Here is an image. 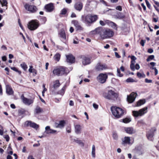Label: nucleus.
I'll return each instance as SVG.
<instances>
[{"instance_id": "1", "label": "nucleus", "mask_w": 159, "mask_h": 159, "mask_svg": "<svg viewBox=\"0 0 159 159\" xmlns=\"http://www.w3.org/2000/svg\"><path fill=\"white\" fill-rule=\"evenodd\" d=\"M92 32L93 34H99L102 39L109 38L112 37L114 34V32L111 30L100 27L96 28Z\"/></svg>"}, {"instance_id": "2", "label": "nucleus", "mask_w": 159, "mask_h": 159, "mask_svg": "<svg viewBox=\"0 0 159 159\" xmlns=\"http://www.w3.org/2000/svg\"><path fill=\"white\" fill-rule=\"evenodd\" d=\"M69 72L70 70L66 67L60 66L55 67L53 69L52 73L54 75L60 76L64 75H66Z\"/></svg>"}, {"instance_id": "3", "label": "nucleus", "mask_w": 159, "mask_h": 159, "mask_svg": "<svg viewBox=\"0 0 159 159\" xmlns=\"http://www.w3.org/2000/svg\"><path fill=\"white\" fill-rule=\"evenodd\" d=\"M97 19L98 17L97 15H92L90 14L86 15H82L81 16L82 21L89 25L95 21Z\"/></svg>"}, {"instance_id": "4", "label": "nucleus", "mask_w": 159, "mask_h": 159, "mask_svg": "<svg viewBox=\"0 0 159 159\" xmlns=\"http://www.w3.org/2000/svg\"><path fill=\"white\" fill-rule=\"evenodd\" d=\"M111 110L112 114L117 118H119L122 116L124 112L122 108L115 106L112 107Z\"/></svg>"}, {"instance_id": "5", "label": "nucleus", "mask_w": 159, "mask_h": 159, "mask_svg": "<svg viewBox=\"0 0 159 159\" xmlns=\"http://www.w3.org/2000/svg\"><path fill=\"white\" fill-rule=\"evenodd\" d=\"M103 95L104 98L108 100H114L118 97V94L112 90H109L107 93H103Z\"/></svg>"}, {"instance_id": "6", "label": "nucleus", "mask_w": 159, "mask_h": 159, "mask_svg": "<svg viewBox=\"0 0 159 159\" xmlns=\"http://www.w3.org/2000/svg\"><path fill=\"white\" fill-rule=\"evenodd\" d=\"M148 109L147 107H145L138 111H133L132 112L133 115L135 117L142 116L147 112Z\"/></svg>"}, {"instance_id": "7", "label": "nucleus", "mask_w": 159, "mask_h": 159, "mask_svg": "<svg viewBox=\"0 0 159 159\" xmlns=\"http://www.w3.org/2000/svg\"><path fill=\"white\" fill-rule=\"evenodd\" d=\"M107 77L108 76L107 73H100L97 77V79L99 83L103 84L106 82Z\"/></svg>"}, {"instance_id": "8", "label": "nucleus", "mask_w": 159, "mask_h": 159, "mask_svg": "<svg viewBox=\"0 0 159 159\" xmlns=\"http://www.w3.org/2000/svg\"><path fill=\"white\" fill-rule=\"evenodd\" d=\"M25 7L26 10L32 13H34L37 10V8L35 6L29 5L28 3L25 5Z\"/></svg>"}, {"instance_id": "9", "label": "nucleus", "mask_w": 159, "mask_h": 159, "mask_svg": "<svg viewBox=\"0 0 159 159\" xmlns=\"http://www.w3.org/2000/svg\"><path fill=\"white\" fill-rule=\"evenodd\" d=\"M28 26V28L30 30H34L38 28V24L34 20H32L29 23Z\"/></svg>"}, {"instance_id": "10", "label": "nucleus", "mask_w": 159, "mask_h": 159, "mask_svg": "<svg viewBox=\"0 0 159 159\" xmlns=\"http://www.w3.org/2000/svg\"><path fill=\"white\" fill-rule=\"evenodd\" d=\"M137 95V93H132L129 95H127V100L129 103H132L134 102Z\"/></svg>"}, {"instance_id": "11", "label": "nucleus", "mask_w": 159, "mask_h": 159, "mask_svg": "<svg viewBox=\"0 0 159 159\" xmlns=\"http://www.w3.org/2000/svg\"><path fill=\"white\" fill-rule=\"evenodd\" d=\"M21 98L23 103L26 105H30L33 104L34 102V98H27L25 97L23 95L21 96Z\"/></svg>"}, {"instance_id": "12", "label": "nucleus", "mask_w": 159, "mask_h": 159, "mask_svg": "<svg viewBox=\"0 0 159 159\" xmlns=\"http://www.w3.org/2000/svg\"><path fill=\"white\" fill-rule=\"evenodd\" d=\"M25 125L26 126H30L31 127L34 128L35 129H37L39 125L31 121H26L25 122Z\"/></svg>"}, {"instance_id": "13", "label": "nucleus", "mask_w": 159, "mask_h": 159, "mask_svg": "<svg viewBox=\"0 0 159 159\" xmlns=\"http://www.w3.org/2000/svg\"><path fill=\"white\" fill-rule=\"evenodd\" d=\"M83 64L85 66L91 63L90 59L88 57L84 56L81 57Z\"/></svg>"}, {"instance_id": "14", "label": "nucleus", "mask_w": 159, "mask_h": 159, "mask_svg": "<svg viewBox=\"0 0 159 159\" xmlns=\"http://www.w3.org/2000/svg\"><path fill=\"white\" fill-rule=\"evenodd\" d=\"M122 141L121 144L122 145H130L132 144L131 143L130 138L129 137H125L124 138L122 139Z\"/></svg>"}, {"instance_id": "15", "label": "nucleus", "mask_w": 159, "mask_h": 159, "mask_svg": "<svg viewBox=\"0 0 159 159\" xmlns=\"http://www.w3.org/2000/svg\"><path fill=\"white\" fill-rule=\"evenodd\" d=\"M83 3L81 2H78L75 3L74 5L75 9L77 11H80L82 9Z\"/></svg>"}, {"instance_id": "16", "label": "nucleus", "mask_w": 159, "mask_h": 159, "mask_svg": "<svg viewBox=\"0 0 159 159\" xmlns=\"http://www.w3.org/2000/svg\"><path fill=\"white\" fill-rule=\"evenodd\" d=\"M45 8L47 11L51 12L54 10V7L52 3H50L45 5Z\"/></svg>"}, {"instance_id": "17", "label": "nucleus", "mask_w": 159, "mask_h": 159, "mask_svg": "<svg viewBox=\"0 0 159 159\" xmlns=\"http://www.w3.org/2000/svg\"><path fill=\"white\" fill-rule=\"evenodd\" d=\"M66 61L67 62L70 63H72L75 62V57L73 56L72 55L70 54L68 55H66Z\"/></svg>"}, {"instance_id": "18", "label": "nucleus", "mask_w": 159, "mask_h": 159, "mask_svg": "<svg viewBox=\"0 0 159 159\" xmlns=\"http://www.w3.org/2000/svg\"><path fill=\"white\" fill-rule=\"evenodd\" d=\"M107 68V66L105 64L98 63L96 66V69L98 71L105 70Z\"/></svg>"}, {"instance_id": "19", "label": "nucleus", "mask_w": 159, "mask_h": 159, "mask_svg": "<svg viewBox=\"0 0 159 159\" xmlns=\"http://www.w3.org/2000/svg\"><path fill=\"white\" fill-rule=\"evenodd\" d=\"M155 129H152V130L149 131L147 134V136L148 139L151 140H152V137L153 136V131H155Z\"/></svg>"}, {"instance_id": "20", "label": "nucleus", "mask_w": 159, "mask_h": 159, "mask_svg": "<svg viewBox=\"0 0 159 159\" xmlns=\"http://www.w3.org/2000/svg\"><path fill=\"white\" fill-rule=\"evenodd\" d=\"M6 93L9 95H12L13 94L14 91L11 87L8 85H7L6 86Z\"/></svg>"}, {"instance_id": "21", "label": "nucleus", "mask_w": 159, "mask_h": 159, "mask_svg": "<svg viewBox=\"0 0 159 159\" xmlns=\"http://www.w3.org/2000/svg\"><path fill=\"white\" fill-rule=\"evenodd\" d=\"M45 132L48 134H55L57 131L56 130H53L50 128L49 126H47L45 128Z\"/></svg>"}, {"instance_id": "22", "label": "nucleus", "mask_w": 159, "mask_h": 159, "mask_svg": "<svg viewBox=\"0 0 159 159\" xmlns=\"http://www.w3.org/2000/svg\"><path fill=\"white\" fill-rule=\"evenodd\" d=\"M126 132L129 134H132L135 132V130L132 127H126L125 128Z\"/></svg>"}, {"instance_id": "23", "label": "nucleus", "mask_w": 159, "mask_h": 159, "mask_svg": "<svg viewBox=\"0 0 159 159\" xmlns=\"http://www.w3.org/2000/svg\"><path fill=\"white\" fill-rule=\"evenodd\" d=\"M75 131L76 134H80L81 132V126L79 125H77L75 126Z\"/></svg>"}, {"instance_id": "24", "label": "nucleus", "mask_w": 159, "mask_h": 159, "mask_svg": "<svg viewBox=\"0 0 159 159\" xmlns=\"http://www.w3.org/2000/svg\"><path fill=\"white\" fill-rule=\"evenodd\" d=\"M59 35L60 37L64 39H66V35L65 31L64 30L62 29L61 30V31L59 33Z\"/></svg>"}, {"instance_id": "25", "label": "nucleus", "mask_w": 159, "mask_h": 159, "mask_svg": "<svg viewBox=\"0 0 159 159\" xmlns=\"http://www.w3.org/2000/svg\"><path fill=\"white\" fill-rule=\"evenodd\" d=\"M65 122L64 120H61L59 122V123L56 126L57 128H63L65 125Z\"/></svg>"}, {"instance_id": "26", "label": "nucleus", "mask_w": 159, "mask_h": 159, "mask_svg": "<svg viewBox=\"0 0 159 159\" xmlns=\"http://www.w3.org/2000/svg\"><path fill=\"white\" fill-rule=\"evenodd\" d=\"M60 85V83L59 80H57L53 82V87L54 89H57Z\"/></svg>"}, {"instance_id": "27", "label": "nucleus", "mask_w": 159, "mask_h": 159, "mask_svg": "<svg viewBox=\"0 0 159 159\" xmlns=\"http://www.w3.org/2000/svg\"><path fill=\"white\" fill-rule=\"evenodd\" d=\"M73 142H75L76 143L80 144L81 146H84V143L81 140H78L77 139H73Z\"/></svg>"}, {"instance_id": "28", "label": "nucleus", "mask_w": 159, "mask_h": 159, "mask_svg": "<svg viewBox=\"0 0 159 159\" xmlns=\"http://www.w3.org/2000/svg\"><path fill=\"white\" fill-rule=\"evenodd\" d=\"M43 110L39 107H37L35 110L34 114H38L43 112Z\"/></svg>"}, {"instance_id": "29", "label": "nucleus", "mask_w": 159, "mask_h": 159, "mask_svg": "<svg viewBox=\"0 0 159 159\" xmlns=\"http://www.w3.org/2000/svg\"><path fill=\"white\" fill-rule=\"evenodd\" d=\"M145 102V100L144 99L140 100L137 102V106H140L142 105Z\"/></svg>"}, {"instance_id": "30", "label": "nucleus", "mask_w": 159, "mask_h": 159, "mask_svg": "<svg viewBox=\"0 0 159 159\" xmlns=\"http://www.w3.org/2000/svg\"><path fill=\"white\" fill-rule=\"evenodd\" d=\"M92 155L93 158L95 157V147L94 145H93L92 147Z\"/></svg>"}, {"instance_id": "31", "label": "nucleus", "mask_w": 159, "mask_h": 159, "mask_svg": "<svg viewBox=\"0 0 159 159\" xmlns=\"http://www.w3.org/2000/svg\"><path fill=\"white\" fill-rule=\"evenodd\" d=\"M20 66L21 68L25 70H26L28 68L27 65L25 62H23L21 63Z\"/></svg>"}, {"instance_id": "32", "label": "nucleus", "mask_w": 159, "mask_h": 159, "mask_svg": "<svg viewBox=\"0 0 159 159\" xmlns=\"http://www.w3.org/2000/svg\"><path fill=\"white\" fill-rule=\"evenodd\" d=\"M60 55L58 53H57L55 55L54 58L55 60L58 61L60 59Z\"/></svg>"}, {"instance_id": "33", "label": "nucleus", "mask_w": 159, "mask_h": 159, "mask_svg": "<svg viewBox=\"0 0 159 159\" xmlns=\"http://www.w3.org/2000/svg\"><path fill=\"white\" fill-rule=\"evenodd\" d=\"M109 25L112 28H113L114 29H117V27H116V25L114 23V22H112L110 21L109 22Z\"/></svg>"}, {"instance_id": "34", "label": "nucleus", "mask_w": 159, "mask_h": 159, "mask_svg": "<svg viewBox=\"0 0 159 159\" xmlns=\"http://www.w3.org/2000/svg\"><path fill=\"white\" fill-rule=\"evenodd\" d=\"M116 18L119 19H122L124 18V16L121 13H119L116 16Z\"/></svg>"}, {"instance_id": "35", "label": "nucleus", "mask_w": 159, "mask_h": 159, "mask_svg": "<svg viewBox=\"0 0 159 159\" xmlns=\"http://www.w3.org/2000/svg\"><path fill=\"white\" fill-rule=\"evenodd\" d=\"M135 63L134 62H131V64L130 66V68L131 70L133 71L135 70Z\"/></svg>"}, {"instance_id": "36", "label": "nucleus", "mask_w": 159, "mask_h": 159, "mask_svg": "<svg viewBox=\"0 0 159 159\" xmlns=\"http://www.w3.org/2000/svg\"><path fill=\"white\" fill-rule=\"evenodd\" d=\"M154 58V56L153 55H151L149 56L148 58L147 59V61H150L153 59Z\"/></svg>"}, {"instance_id": "37", "label": "nucleus", "mask_w": 159, "mask_h": 159, "mask_svg": "<svg viewBox=\"0 0 159 159\" xmlns=\"http://www.w3.org/2000/svg\"><path fill=\"white\" fill-rule=\"evenodd\" d=\"M131 121V120L130 119L126 118L125 119H124L123 120V122L125 123H129L130 121Z\"/></svg>"}, {"instance_id": "38", "label": "nucleus", "mask_w": 159, "mask_h": 159, "mask_svg": "<svg viewBox=\"0 0 159 159\" xmlns=\"http://www.w3.org/2000/svg\"><path fill=\"white\" fill-rule=\"evenodd\" d=\"M7 2L6 0H2L1 4L2 7L4 6H7Z\"/></svg>"}, {"instance_id": "39", "label": "nucleus", "mask_w": 159, "mask_h": 159, "mask_svg": "<svg viewBox=\"0 0 159 159\" xmlns=\"http://www.w3.org/2000/svg\"><path fill=\"white\" fill-rule=\"evenodd\" d=\"M117 75L119 77H121L123 76V75L122 74L120 73V70L119 69H117Z\"/></svg>"}, {"instance_id": "40", "label": "nucleus", "mask_w": 159, "mask_h": 159, "mask_svg": "<svg viewBox=\"0 0 159 159\" xmlns=\"http://www.w3.org/2000/svg\"><path fill=\"white\" fill-rule=\"evenodd\" d=\"M66 9L64 8L61 10L60 14L61 15H65L66 13Z\"/></svg>"}, {"instance_id": "41", "label": "nucleus", "mask_w": 159, "mask_h": 159, "mask_svg": "<svg viewBox=\"0 0 159 159\" xmlns=\"http://www.w3.org/2000/svg\"><path fill=\"white\" fill-rule=\"evenodd\" d=\"M72 23L75 26L79 24L78 21L76 20H72Z\"/></svg>"}, {"instance_id": "42", "label": "nucleus", "mask_w": 159, "mask_h": 159, "mask_svg": "<svg viewBox=\"0 0 159 159\" xmlns=\"http://www.w3.org/2000/svg\"><path fill=\"white\" fill-rule=\"evenodd\" d=\"M126 81L127 82H134V80L132 78H129L127 79L126 80Z\"/></svg>"}, {"instance_id": "43", "label": "nucleus", "mask_w": 159, "mask_h": 159, "mask_svg": "<svg viewBox=\"0 0 159 159\" xmlns=\"http://www.w3.org/2000/svg\"><path fill=\"white\" fill-rule=\"evenodd\" d=\"M77 30H82V28L80 26L79 24L75 26Z\"/></svg>"}, {"instance_id": "44", "label": "nucleus", "mask_w": 159, "mask_h": 159, "mask_svg": "<svg viewBox=\"0 0 159 159\" xmlns=\"http://www.w3.org/2000/svg\"><path fill=\"white\" fill-rule=\"evenodd\" d=\"M4 138L6 139L7 141L8 142L9 140V137L8 135L6 134L3 136Z\"/></svg>"}, {"instance_id": "45", "label": "nucleus", "mask_w": 159, "mask_h": 159, "mask_svg": "<svg viewBox=\"0 0 159 159\" xmlns=\"http://www.w3.org/2000/svg\"><path fill=\"white\" fill-rule=\"evenodd\" d=\"M131 62H132V61L134 62L135 63V60L136 59V58L134 56H132L131 57Z\"/></svg>"}, {"instance_id": "46", "label": "nucleus", "mask_w": 159, "mask_h": 159, "mask_svg": "<svg viewBox=\"0 0 159 159\" xmlns=\"http://www.w3.org/2000/svg\"><path fill=\"white\" fill-rule=\"evenodd\" d=\"M112 136H113V138L114 139H115V140L117 139H118V136H117V134L116 133H113V134Z\"/></svg>"}, {"instance_id": "47", "label": "nucleus", "mask_w": 159, "mask_h": 159, "mask_svg": "<svg viewBox=\"0 0 159 159\" xmlns=\"http://www.w3.org/2000/svg\"><path fill=\"white\" fill-rule=\"evenodd\" d=\"M65 87H63L61 89V90L60 92V94L61 95H63L65 92Z\"/></svg>"}, {"instance_id": "48", "label": "nucleus", "mask_w": 159, "mask_h": 159, "mask_svg": "<svg viewBox=\"0 0 159 159\" xmlns=\"http://www.w3.org/2000/svg\"><path fill=\"white\" fill-rule=\"evenodd\" d=\"M145 42H146L145 40H141L140 43L141 45L142 46H144Z\"/></svg>"}, {"instance_id": "49", "label": "nucleus", "mask_w": 159, "mask_h": 159, "mask_svg": "<svg viewBox=\"0 0 159 159\" xmlns=\"http://www.w3.org/2000/svg\"><path fill=\"white\" fill-rule=\"evenodd\" d=\"M145 2L147 7L150 8L151 7V5L149 3L148 1L147 0H145Z\"/></svg>"}, {"instance_id": "50", "label": "nucleus", "mask_w": 159, "mask_h": 159, "mask_svg": "<svg viewBox=\"0 0 159 159\" xmlns=\"http://www.w3.org/2000/svg\"><path fill=\"white\" fill-rule=\"evenodd\" d=\"M145 82L147 83H151L152 82V81L151 80H148V79H145Z\"/></svg>"}, {"instance_id": "51", "label": "nucleus", "mask_w": 159, "mask_h": 159, "mask_svg": "<svg viewBox=\"0 0 159 159\" xmlns=\"http://www.w3.org/2000/svg\"><path fill=\"white\" fill-rule=\"evenodd\" d=\"M116 9L119 10V11H121L122 10V7L121 6H120L116 7Z\"/></svg>"}, {"instance_id": "52", "label": "nucleus", "mask_w": 159, "mask_h": 159, "mask_svg": "<svg viewBox=\"0 0 159 159\" xmlns=\"http://www.w3.org/2000/svg\"><path fill=\"white\" fill-rule=\"evenodd\" d=\"M33 66H30V68L29 69V71L30 73H32L34 69H33Z\"/></svg>"}, {"instance_id": "53", "label": "nucleus", "mask_w": 159, "mask_h": 159, "mask_svg": "<svg viewBox=\"0 0 159 159\" xmlns=\"http://www.w3.org/2000/svg\"><path fill=\"white\" fill-rule=\"evenodd\" d=\"M93 107L95 109H97L98 108V105L95 103H93Z\"/></svg>"}, {"instance_id": "54", "label": "nucleus", "mask_w": 159, "mask_h": 159, "mask_svg": "<svg viewBox=\"0 0 159 159\" xmlns=\"http://www.w3.org/2000/svg\"><path fill=\"white\" fill-rule=\"evenodd\" d=\"M99 23L102 26L105 25V23L102 20H100L99 21Z\"/></svg>"}, {"instance_id": "55", "label": "nucleus", "mask_w": 159, "mask_h": 159, "mask_svg": "<svg viewBox=\"0 0 159 159\" xmlns=\"http://www.w3.org/2000/svg\"><path fill=\"white\" fill-rule=\"evenodd\" d=\"M69 105L70 106H73L74 105V102L72 100H70L69 102Z\"/></svg>"}, {"instance_id": "56", "label": "nucleus", "mask_w": 159, "mask_h": 159, "mask_svg": "<svg viewBox=\"0 0 159 159\" xmlns=\"http://www.w3.org/2000/svg\"><path fill=\"white\" fill-rule=\"evenodd\" d=\"M37 71L35 69H33V71H32V73H33V75L34 76L35 75L37 74Z\"/></svg>"}, {"instance_id": "57", "label": "nucleus", "mask_w": 159, "mask_h": 159, "mask_svg": "<svg viewBox=\"0 0 159 159\" xmlns=\"http://www.w3.org/2000/svg\"><path fill=\"white\" fill-rule=\"evenodd\" d=\"M153 50L152 49L149 48L148 49V52L150 53H151L153 52Z\"/></svg>"}, {"instance_id": "58", "label": "nucleus", "mask_w": 159, "mask_h": 159, "mask_svg": "<svg viewBox=\"0 0 159 159\" xmlns=\"http://www.w3.org/2000/svg\"><path fill=\"white\" fill-rule=\"evenodd\" d=\"M115 55L116 57L117 58H120V56L118 54V53L117 52H115Z\"/></svg>"}, {"instance_id": "59", "label": "nucleus", "mask_w": 159, "mask_h": 159, "mask_svg": "<svg viewBox=\"0 0 159 159\" xmlns=\"http://www.w3.org/2000/svg\"><path fill=\"white\" fill-rule=\"evenodd\" d=\"M135 69L136 70H139L140 68V66L139 64H136L135 65Z\"/></svg>"}, {"instance_id": "60", "label": "nucleus", "mask_w": 159, "mask_h": 159, "mask_svg": "<svg viewBox=\"0 0 159 159\" xmlns=\"http://www.w3.org/2000/svg\"><path fill=\"white\" fill-rule=\"evenodd\" d=\"M137 75L139 77H143L142 75L139 72H138L137 73Z\"/></svg>"}, {"instance_id": "61", "label": "nucleus", "mask_w": 159, "mask_h": 159, "mask_svg": "<svg viewBox=\"0 0 159 159\" xmlns=\"http://www.w3.org/2000/svg\"><path fill=\"white\" fill-rule=\"evenodd\" d=\"M76 14L74 12H73L72 13L71 17L73 18V17H76Z\"/></svg>"}, {"instance_id": "62", "label": "nucleus", "mask_w": 159, "mask_h": 159, "mask_svg": "<svg viewBox=\"0 0 159 159\" xmlns=\"http://www.w3.org/2000/svg\"><path fill=\"white\" fill-rule=\"evenodd\" d=\"M47 90V89L46 88H44V89H43V91H42V96H44V93L45 91H46Z\"/></svg>"}, {"instance_id": "63", "label": "nucleus", "mask_w": 159, "mask_h": 159, "mask_svg": "<svg viewBox=\"0 0 159 159\" xmlns=\"http://www.w3.org/2000/svg\"><path fill=\"white\" fill-rule=\"evenodd\" d=\"M11 70L16 72L17 71V69L15 67H11Z\"/></svg>"}, {"instance_id": "64", "label": "nucleus", "mask_w": 159, "mask_h": 159, "mask_svg": "<svg viewBox=\"0 0 159 159\" xmlns=\"http://www.w3.org/2000/svg\"><path fill=\"white\" fill-rule=\"evenodd\" d=\"M2 59L3 61H5L7 60L6 57L5 56H3L2 57Z\"/></svg>"}]
</instances>
